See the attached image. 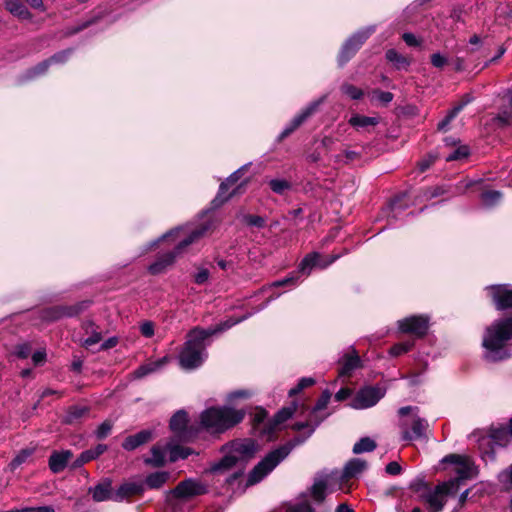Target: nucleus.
<instances>
[{"label":"nucleus","mask_w":512,"mask_h":512,"mask_svg":"<svg viewBox=\"0 0 512 512\" xmlns=\"http://www.w3.org/2000/svg\"><path fill=\"white\" fill-rule=\"evenodd\" d=\"M337 258L338 256H331L328 260H322L319 253H310L303 258L296 273H292L284 279L273 282L271 287L295 286L298 283L299 274L308 276L313 268L319 267L324 269L332 264Z\"/></svg>","instance_id":"obj_6"},{"label":"nucleus","mask_w":512,"mask_h":512,"mask_svg":"<svg viewBox=\"0 0 512 512\" xmlns=\"http://www.w3.org/2000/svg\"><path fill=\"white\" fill-rule=\"evenodd\" d=\"M101 340V333L100 332H93L91 336L87 337L83 341V346L86 348H89L97 343H99Z\"/></svg>","instance_id":"obj_59"},{"label":"nucleus","mask_w":512,"mask_h":512,"mask_svg":"<svg viewBox=\"0 0 512 512\" xmlns=\"http://www.w3.org/2000/svg\"><path fill=\"white\" fill-rule=\"evenodd\" d=\"M498 480L503 485L512 487V465L499 473ZM510 507L512 510V497L510 500Z\"/></svg>","instance_id":"obj_51"},{"label":"nucleus","mask_w":512,"mask_h":512,"mask_svg":"<svg viewBox=\"0 0 512 512\" xmlns=\"http://www.w3.org/2000/svg\"><path fill=\"white\" fill-rule=\"evenodd\" d=\"M469 154V149L467 146H459L452 153L446 156V161H456L463 158H466Z\"/></svg>","instance_id":"obj_50"},{"label":"nucleus","mask_w":512,"mask_h":512,"mask_svg":"<svg viewBox=\"0 0 512 512\" xmlns=\"http://www.w3.org/2000/svg\"><path fill=\"white\" fill-rule=\"evenodd\" d=\"M369 97L372 102L377 101L383 105H387L393 100L394 96L391 92L374 89L369 93Z\"/></svg>","instance_id":"obj_40"},{"label":"nucleus","mask_w":512,"mask_h":512,"mask_svg":"<svg viewBox=\"0 0 512 512\" xmlns=\"http://www.w3.org/2000/svg\"><path fill=\"white\" fill-rule=\"evenodd\" d=\"M336 490H340L338 488V472L323 473L314 478L309 495L316 504H320L325 500L327 493Z\"/></svg>","instance_id":"obj_10"},{"label":"nucleus","mask_w":512,"mask_h":512,"mask_svg":"<svg viewBox=\"0 0 512 512\" xmlns=\"http://www.w3.org/2000/svg\"><path fill=\"white\" fill-rule=\"evenodd\" d=\"M485 291L497 310L505 311L512 309V287L510 285H491L487 286Z\"/></svg>","instance_id":"obj_16"},{"label":"nucleus","mask_w":512,"mask_h":512,"mask_svg":"<svg viewBox=\"0 0 512 512\" xmlns=\"http://www.w3.org/2000/svg\"><path fill=\"white\" fill-rule=\"evenodd\" d=\"M431 63L436 68H443L448 63V59L440 53H434L431 55Z\"/></svg>","instance_id":"obj_57"},{"label":"nucleus","mask_w":512,"mask_h":512,"mask_svg":"<svg viewBox=\"0 0 512 512\" xmlns=\"http://www.w3.org/2000/svg\"><path fill=\"white\" fill-rule=\"evenodd\" d=\"M166 448L167 452H169V460L171 462H175L179 459H185L190 454H192V450L190 448H185L178 445L167 444Z\"/></svg>","instance_id":"obj_36"},{"label":"nucleus","mask_w":512,"mask_h":512,"mask_svg":"<svg viewBox=\"0 0 512 512\" xmlns=\"http://www.w3.org/2000/svg\"><path fill=\"white\" fill-rule=\"evenodd\" d=\"M31 353V347L28 343H22L15 347L14 355H16L18 358L25 359L27 358Z\"/></svg>","instance_id":"obj_55"},{"label":"nucleus","mask_w":512,"mask_h":512,"mask_svg":"<svg viewBox=\"0 0 512 512\" xmlns=\"http://www.w3.org/2000/svg\"><path fill=\"white\" fill-rule=\"evenodd\" d=\"M5 5L10 13L19 18L28 19L31 16L20 0H6Z\"/></svg>","instance_id":"obj_33"},{"label":"nucleus","mask_w":512,"mask_h":512,"mask_svg":"<svg viewBox=\"0 0 512 512\" xmlns=\"http://www.w3.org/2000/svg\"><path fill=\"white\" fill-rule=\"evenodd\" d=\"M63 315H72L70 311H66L62 308H52L44 312V319L47 321H53L60 318Z\"/></svg>","instance_id":"obj_49"},{"label":"nucleus","mask_w":512,"mask_h":512,"mask_svg":"<svg viewBox=\"0 0 512 512\" xmlns=\"http://www.w3.org/2000/svg\"><path fill=\"white\" fill-rule=\"evenodd\" d=\"M414 343L413 341H405L397 343L391 347L389 353L391 356L397 357L411 350Z\"/></svg>","instance_id":"obj_47"},{"label":"nucleus","mask_w":512,"mask_h":512,"mask_svg":"<svg viewBox=\"0 0 512 512\" xmlns=\"http://www.w3.org/2000/svg\"><path fill=\"white\" fill-rule=\"evenodd\" d=\"M429 321L430 318L427 315H412L399 320L397 325L400 332L420 338L426 335Z\"/></svg>","instance_id":"obj_15"},{"label":"nucleus","mask_w":512,"mask_h":512,"mask_svg":"<svg viewBox=\"0 0 512 512\" xmlns=\"http://www.w3.org/2000/svg\"><path fill=\"white\" fill-rule=\"evenodd\" d=\"M169 477L170 473L166 471H158L148 475L145 482L149 488L158 489L168 481Z\"/></svg>","instance_id":"obj_32"},{"label":"nucleus","mask_w":512,"mask_h":512,"mask_svg":"<svg viewBox=\"0 0 512 512\" xmlns=\"http://www.w3.org/2000/svg\"><path fill=\"white\" fill-rule=\"evenodd\" d=\"M267 417V412L263 409H258L255 414H254V417H253V422H254V426L255 428L261 433V434H264V435H267V433H264L263 430L266 429L268 430L269 429V422L268 423H264V420L266 419Z\"/></svg>","instance_id":"obj_41"},{"label":"nucleus","mask_w":512,"mask_h":512,"mask_svg":"<svg viewBox=\"0 0 512 512\" xmlns=\"http://www.w3.org/2000/svg\"><path fill=\"white\" fill-rule=\"evenodd\" d=\"M112 425L110 422L105 421L96 430V436L99 439L105 438L111 431Z\"/></svg>","instance_id":"obj_58"},{"label":"nucleus","mask_w":512,"mask_h":512,"mask_svg":"<svg viewBox=\"0 0 512 512\" xmlns=\"http://www.w3.org/2000/svg\"><path fill=\"white\" fill-rule=\"evenodd\" d=\"M325 419V416H322L321 418H314L313 416L308 414V418L305 421L296 422L293 425V429L295 430H303L308 429L309 435L313 433L315 428Z\"/></svg>","instance_id":"obj_37"},{"label":"nucleus","mask_w":512,"mask_h":512,"mask_svg":"<svg viewBox=\"0 0 512 512\" xmlns=\"http://www.w3.org/2000/svg\"><path fill=\"white\" fill-rule=\"evenodd\" d=\"M71 457L72 452L69 450L54 452L49 459L50 469L54 473H59L63 471Z\"/></svg>","instance_id":"obj_27"},{"label":"nucleus","mask_w":512,"mask_h":512,"mask_svg":"<svg viewBox=\"0 0 512 512\" xmlns=\"http://www.w3.org/2000/svg\"><path fill=\"white\" fill-rule=\"evenodd\" d=\"M152 439V432L150 430H142L134 435L125 438L122 447L125 450L132 451L139 446L147 443Z\"/></svg>","instance_id":"obj_23"},{"label":"nucleus","mask_w":512,"mask_h":512,"mask_svg":"<svg viewBox=\"0 0 512 512\" xmlns=\"http://www.w3.org/2000/svg\"><path fill=\"white\" fill-rule=\"evenodd\" d=\"M291 448L282 446L270 452L261 462L254 467L248 477V485H254L260 482L267 474H269L282 460L290 453Z\"/></svg>","instance_id":"obj_9"},{"label":"nucleus","mask_w":512,"mask_h":512,"mask_svg":"<svg viewBox=\"0 0 512 512\" xmlns=\"http://www.w3.org/2000/svg\"><path fill=\"white\" fill-rule=\"evenodd\" d=\"M386 390L378 386H366L360 389L351 403V408L356 410L368 409L375 406L384 396Z\"/></svg>","instance_id":"obj_14"},{"label":"nucleus","mask_w":512,"mask_h":512,"mask_svg":"<svg viewBox=\"0 0 512 512\" xmlns=\"http://www.w3.org/2000/svg\"><path fill=\"white\" fill-rule=\"evenodd\" d=\"M269 186L277 194H284L291 189V183L285 179H272L269 182Z\"/></svg>","instance_id":"obj_44"},{"label":"nucleus","mask_w":512,"mask_h":512,"mask_svg":"<svg viewBox=\"0 0 512 512\" xmlns=\"http://www.w3.org/2000/svg\"><path fill=\"white\" fill-rule=\"evenodd\" d=\"M398 413L402 417L411 416L400 424L403 440L412 441L425 436L429 425L426 419L419 417L417 407L405 406L400 408Z\"/></svg>","instance_id":"obj_7"},{"label":"nucleus","mask_w":512,"mask_h":512,"mask_svg":"<svg viewBox=\"0 0 512 512\" xmlns=\"http://www.w3.org/2000/svg\"><path fill=\"white\" fill-rule=\"evenodd\" d=\"M482 347L487 361L497 362L512 355V317L493 321L486 327Z\"/></svg>","instance_id":"obj_2"},{"label":"nucleus","mask_w":512,"mask_h":512,"mask_svg":"<svg viewBox=\"0 0 512 512\" xmlns=\"http://www.w3.org/2000/svg\"><path fill=\"white\" fill-rule=\"evenodd\" d=\"M93 459H96V458L94 457L92 450L91 449L86 450V451L82 452L80 454V456L78 457V459L75 461V467H80L83 464H85Z\"/></svg>","instance_id":"obj_56"},{"label":"nucleus","mask_w":512,"mask_h":512,"mask_svg":"<svg viewBox=\"0 0 512 512\" xmlns=\"http://www.w3.org/2000/svg\"><path fill=\"white\" fill-rule=\"evenodd\" d=\"M443 463L454 465V472L457 474L455 490L457 489L459 480L470 479L477 475L478 470L472 459L468 456L450 454L443 458Z\"/></svg>","instance_id":"obj_13"},{"label":"nucleus","mask_w":512,"mask_h":512,"mask_svg":"<svg viewBox=\"0 0 512 512\" xmlns=\"http://www.w3.org/2000/svg\"><path fill=\"white\" fill-rule=\"evenodd\" d=\"M401 466L398 462L392 461L387 464L386 472L390 475H398L401 473Z\"/></svg>","instance_id":"obj_64"},{"label":"nucleus","mask_w":512,"mask_h":512,"mask_svg":"<svg viewBox=\"0 0 512 512\" xmlns=\"http://www.w3.org/2000/svg\"><path fill=\"white\" fill-rule=\"evenodd\" d=\"M257 445L251 439L235 440L223 447V458L212 466L213 472L234 470L233 477L242 473L245 464L254 457Z\"/></svg>","instance_id":"obj_3"},{"label":"nucleus","mask_w":512,"mask_h":512,"mask_svg":"<svg viewBox=\"0 0 512 512\" xmlns=\"http://www.w3.org/2000/svg\"><path fill=\"white\" fill-rule=\"evenodd\" d=\"M324 97L311 102L307 107H305L299 114H297L290 123L284 128V130L279 135L280 139H284L289 136L293 131H295L300 125H302L312 114H314L318 107L323 103Z\"/></svg>","instance_id":"obj_18"},{"label":"nucleus","mask_w":512,"mask_h":512,"mask_svg":"<svg viewBox=\"0 0 512 512\" xmlns=\"http://www.w3.org/2000/svg\"><path fill=\"white\" fill-rule=\"evenodd\" d=\"M360 157L359 153L352 150H346L343 154H339L336 156L337 161L348 163L354 160H357Z\"/></svg>","instance_id":"obj_54"},{"label":"nucleus","mask_w":512,"mask_h":512,"mask_svg":"<svg viewBox=\"0 0 512 512\" xmlns=\"http://www.w3.org/2000/svg\"><path fill=\"white\" fill-rule=\"evenodd\" d=\"M470 100L467 99L466 101L462 102L461 104L455 106L445 117L444 120L439 122L438 129L439 130H445L446 127L449 125L452 119L456 117V115L463 109V107L469 102Z\"/></svg>","instance_id":"obj_45"},{"label":"nucleus","mask_w":512,"mask_h":512,"mask_svg":"<svg viewBox=\"0 0 512 512\" xmlns=\"http://www.w3.org/2000/svg\"><path fill=\"white\" fill-rule=\"evenodd\" d=\"M166 453H167L166 446H161L160 444H157L152 447L151 457L146 459L145 462L152 466L160 467V466L164 465V463L166 461Z\"/></svg>","instance_id":"obj_29"},{"label":"nucleus","mask_w":512,"mask_h":512,"mask_svg":"<svg viewBox=\"0 0 512 512\" xmlns=\"http://www.w3.org/2000/svg\"><path fill=\"white\" fill-rule=\"evenodd\" d=\"M376 448V442L369 438L364 437L361 438L358 442H356L353 446V452L355 454H361L365 452H371Z\"/></svg>","instance_id":"obj_38"},{"label":"nucleus","mask_w":512,"mask_h":512,"mask_svg":"<svg viewBox=\"0 0 512 512\" xmlns=\"http://www.w3.org/2000/svg\"><path fill=\"white\" fill-rule=\"evenodd\" d=\"M331 394L329 391H324L321 395V397L318 399L317 403L313 407V409L309 412L311 416L314 418H321L322 416H325V418L328 416V414H321L323 410L327 408V405L330 401Z\"/></svg>","instance_id":"obj_35"},{"label":"nucleus","mask_w":512,"mask_h":512,"mask_svg":"<svg viewBox=\"0 0 512 512\" xmlns=\"http://www.w3.org/2000/svg\"><path fill=\"white\" fill-rule=\"evenodd\" d=\"M140 331L145 337H152L154 334V325L152 322L147 321L141 324Z\"/></svg>","instance_id":"obj_62"},{"label":"nucleus","mask_w":512,"mask_h":512,"mask_svg":"<svg viewBox=\"0 0 512 512\" xmlns=\"http://www.w3.org/2000/svg\"><path fill=\"white\" fill-rule=\"evenodd\" d=\"M212 228L213 221L208 220L190 231H187L184 228L173 229L170 232L164 234L159 239L151 242L149 244L148 249H153L155 246L158 245L159 242L166 239L173 238V240L179 241L174 251L160 255L151 265H149V273L152 275L164 273L169 267H171L174 264L176 258L186 251V248L188 246L199 241L202 237L206 236L208 233L212 231Z\"/></svg>","instance_id":"obj_1"},{"label":"nucleus","mask_w":512,"mask_h":512,"mask_svg":"<svg viewBox=\"0 0 512 512\" xmlns=\"http://www.w3.org/2000/svg\"><path fill=\"white\" fill-rule=\"evenodd\" d=\"M89 493L92 494V498L96 502H102L106 500H115V494L112 493L111 482L105 480L97 484L93 488H89Z\"/></svg>","instance_id":"obj_26"},{"label":"nucleus","mask_w":512,"mask_h":512,"mask_svg":"<svg viewBox=\"0 0 512 512\" xmlns=\"http://www.w3.org/2000/svg\"><path fill=\"white\" fill-rule=\"evenodd\" d=\"M170 360V357L164 356L158 360L143 364L134 371V376L136 378H142L149 374L156 373L162 370L170 362Z\"/></svg>","instance_id":"obj_22"},{"label":"nucleus","mask_w":512,"mask_h":512,"mask_svg":"<svg viewBox=\"0 0 512 512\" xmlns=\"http://www.w3.org/2000/svg\"><path fill=\"white\" fill-rule=\"evenodd\" d=\"M510 435L507 429L498 428L478 438V449L484 461H493L497 447H504L509 443Z\"/></svg>","instance_id":"obj_8"},{"label":"nucleus","mask_w":512,"mask_h":512,"mask_svg":"<svg viewBox=\"0 0 512 512\" xmlns=\"http://www.w3.org/2000/svg\"><path fill=\"white\" fill-rule=\"evenodd\" d=\"M209 279V271L205 268H201L194 276V281L197 284H204Z\"/></svg>","instance_id":"obj_60"},{"label":"nucleus","mask_w":512,"mask_h":512,"mask_svg":"<svg viewBox=\"0 0 512 512\" xmlns=\"http://www.w3.org/2000/svg\"><path fill=\"white\" fill-rule=\"evenodd\" d=\"M188 416L185 411L176 412L170 420V428L181 441H189L193 434L187 429Z\"/></svg>","instance_id":"obj_19"},{"label":"nucleus","mask_w":512,"mask_h":512,"mask_svg":"<svg viewBox=\"0 0 512 512\" xmlns=\"http://www.w3.org/2000/svg\"><path fill=\"white\" fill-rule=\"evenodd\" d=\"M252 314L253 313H248V314L243 315L241 317H230L227 320L217 324L214 327H210L208 329H204V333L207 336V338H209V337H211L213 335L225 332L228 329L232 328L234 325L244 321L245 319L250 317Z\"/></svg>","instance_id":"obj_25"},{"label":"nucleus","mask_w":512,"mask_h":512,"mask_svg":"<svg viewBox=\"0 0 512 512\" xmlns=\"http://www.w3.org/2000/svg\"><path fill=\"white\" fill-rule=\"evenodd\" d=\"M386 59L398 70L405 69L411 64V60L408 57L398 53L395 49L386 51Z\"/></svg>","instance_id":"obj_31"},{"label":"nucleus","mask_w":512,"mask_h":512,"mask_svg":"<svg viewBox=\"0 0 512 512\" xmlns=\"http://www.w3.org/2000/svg\"><path fill=\"white\" fill-rule=\"evenodd\" d=\"M360 366V359L357 355H346L343 358L342 366L339 371L341 377H348L352 371Z\"/></svg>","instance_id":"obj_30"},{"label":"nucleus","mask_w":512,"mask_h":512,"mask_svg":"<svg viewBox=\"0 0 512 512\" xmlns=\"http://www.w3.org/2000/svg\"><path fill=\"white\" fill-rule=\"evenodd\" d=\"M379 123L378 117H368L363 115H353L350 120L349 124L357 129L360 128H367L369 126H375Z\"/></svg>","instance_id":"obj_34"},{"label":"nucleus","mask_w":512,"mask_h":512,"mask_svg":"<svg viewBox=\"0 0 512 512\" xmlns=\"http://www.w3.org/2000/svg\"><path fill=\"white\" fill-rule=\"evenodd\" d=\"M244 409L232 406L209 407L200 414V425L210 433H223L240 423L245 417Z\"/></svg>","instance_id":"obj_4"},{"label":"nucleus","mask_w":512,"mask_h":512,"mask_svg":"<svg viewBox=\"0 0 512 512\" xmlns=\"http://www.w3.org/2000/svg\"><path fill=\"white\" fill-rule=\"evenodd\" d=\"M252 396V392L250 390L241 389L231 392L228 397L227 401L229 403H233L238 399H248Z\"/></svg>","instance_id":"obj_52"},{"label":"nucleus","mask_w":512,"mask_h":512,"mask_svg":"<svg viewBox=\"0 0 512 512\" xmlns=\"http://www.w3.org/2000/svg\"><path fill=\"white\" fill-rule=\"evenodd\" d=\"M46 360V352L45 350L41 349L32 354V361L34 365H41Z\"/></svg>","instance_id":"obj_63"},{"label":"nucleus","mask_w":512,"mask_h":512,"mask_svg":"<svg viewBox=\"0 0 512 512\" xmlns=\"http://www.w3.org/2000/svg\"><path fill=\"white\" fill-rule=\"evenodd\" d=\"M140 491V486L135 483L123 484L115 493V501H121L125 497L137 494Z\"/></svg>","instance_id":"obj_39"},{"label":"nucleus","mask_w":512,"mask_h":512,"mask_svg":"<svg viewBox=\"0 0 512 512\" xmlns=\"http://www.w3.org/2000/svg\"><path fill=\"white\" fill-rule=\"evenodd\" d=\"M456 481H449L439 484L432 490H428L420 495L421 501L424 502L431 512H439L443 509L447 496L455 492Z\"/></svg>","instance_id":"obj_11"},{"label":"nucleus","mask_w":512,"mask_h":512,"mask_svg":"<svg viewBox=\"0 0 512 512\" xmlns=\"http://www.w3.org/2000/svg\"><path fill=\"white\" fill-rule=\"evenodd\" d=\"M296 410V405L293 404L289 407H285L277 412L274 418L269 421V429H264L263 432L267 433V436H270L275 430L279 428L281 424H283L286 420H288Z\"/></svg>","instance_id":"obj_24"},{"label":"nucleus","mask_w":512,"mask_h":512,"mask_svg":"<svg viewBox=\"0 0 512 512\" xmlns=\"http://www.w3.org/2000/svg\"><path fill=\"white\" fill-rule=\"evenodd\" d=\"M207 336L204 329L194 328L188 335L179 354V365L184 370H194L200 367L207 358Z\"/></svg>","instance_id":"obj_5"},{"label":"nucleus","mask_w":512,"mask_h":512,"mask_svg":"<svg viewBox=\"0 0 512 512\" xmlns=\"http://www.w3.org/2000/svg\"><path fill=\"white\" fill-rule=\"evenodd\" d=\"M374 31L375 28L370 26L357 31L351 37H349L343 44L339 53V65H344L347 63Z\"/></svg>","instance_id":"obj_12"},{"label":"nucleus","mask_w":512,"mask_h":512,"mask_svg":"<svg viewBox=\"0 0 512 512\" xmlns=\"http://www.w3.org/2000/svg\"><path fill=\"white\" fill-rule=\"evenodd\" d=\"M69 51H62L55 55H53L50 59L45 60L41 63H39L37 66H35L31 71L30 77L38 76L43 74L49 67L51 63H62L65 62L68 58Z\"/></svg>","instance_id":"obj_28"},{"label":"nucleus","mask_w":512,"mask_h":512,"mask_svg":"<svg viewBox=\"0 0 512 512\" xmlns=\"http://www.w3.org/2000/svg\"><path fill=\"white\" fill-rule=\"evenodd\" d=\"M248 164H245L243 165L242 167H240L238 170H236L235 172H233L227 179L225 182L221 183L220 185V189H219V193L217 195V197L215 198L214 201H219L220 203H223L225 202L229 197L230 195H228V189L234 184L236 183L240 177L244 174V172L247 171L248 169Z\"/></svg>","instance_id":"obj_21"},{"label":"nucleus","mask_w":512,"mask_h":512,"mask_svg":"<svg viewBox=\"0 0 512 512\" xmlns=\"http://www.w3.org/2000/svg\"><path fill=\"white\" fill-rule=\"evenodd\" d=\"M314 383H315V380L313 378L304 377L299 380L298 384L295 387L290 389L289 395L294 396V395L298 394L299 392H301L303 389H305L309 386H312Z\"/></svg>","instance_id":"obj_48"},{"label":"nucleus","mask_w":512,"mask_h":512,"mask_svg":"<svg viewBox=\"0 0 512 512\" xmlns=\"http://www.w3.org/2000/svg\"><path fill=\"white\" fill-rule=\"evenodd\" d=\"M501 198L502 194L499 191H486L482 194V202L487 207L496 205Z\"/></svg>","instance_id":"obj_46"},{"label":"nucleus","mask_w":512,"mask_h":512,"mask_svg":"<svg viewBox=\"0 0 512 512\" xmlns=\"http://www.w3.org/2000/svg\"><path fill=\"white\" fill-rule=\"evenodd\" d=\"M285 512H314V509L305 498L299 502L288 504Z\"/></svg>","instance_id":"obj_43"},{"label":"nucleus","mask_w":512,"mask_h":512,"mask_svg":"<svg viewBox=\"0 0 512 512\" xmlns=\"http://www.w3.org/2000/svg\"><path fill=\"white\" fill-rule=\"evenodd\" d=\"M245 221L247 222V224L255 227H263L265 222L262 217L255 215L246 216Z\"/></svg>","instance_id":"obj_61"},{"label":"nucleus","mask_w":512,"mask_h":512,"mask_svg":"<svg viewBox=\"0 0 512 512\" xmlns=\"http://www.w3.org/2000/svg\"><path fill=\"white\" fill-rule=\"evenodd\" d=\"M207 492V487L200 481L194 479H187L180 482L172 491L171 494L178 499H190Z\"/></svg>","instance_id":"obj_17"},{"label":"nucleus","mask_w":512,"mask_h":512,"mask_svg":"<svg viewBox=\"0 0 512 512\" xmlns=\"http://www.w3.org/2000/svg\"><path fill=\"white\" fill-rule=\"evenodd\" d=\"M367 467V463L364 460L359 458L352 459L349 461L343 472H338V488L340 490L344 489V486L348 482L350 478L358 476L361 472H363Z\"/></svg>","instance_id":"obj_20"},{"label":"nucleus","mask_w":512,"mask_h":512,"mask_svg":"<svg viewBox=\"0 0 512 512\" xmlns=\"http://www.w3.org/2000/svg\"><path fill=\"white\" fill-rule=\"evenodd\" d=\"M341 92L353 100L361 99L364 95V91L352 84L345 83L341 86Z\"/></svg>","instance_id":"obj_42"},{"label":"nucleus","mask_w":512,"mask_h":512,"mask_svg":"<svg viewBox=\"0 0 512 512\" xmlns=\"http://www.w3.org/2000/svg\"><path fill=\"white\" fill-rule=\"evenodd\" d=\"M32 454L31 450H22L10 463L11 469H16L24 463Z\"/></svg>","instance_id":"obj_53"}]
</instances>
